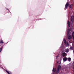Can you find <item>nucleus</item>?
Returning <instances> with one entry per match:
<instances>
[{
    "label": "nucleus",
    "mask_w": 74,
    "mask_h": 74,
    "mask_svg": "<svg viewBox=\"0 0 74 74\" xmlns=\"http://www.w3.org/2000/svg\"><path fill=\"white\" fill-rule=\"evenodd\" d=\"M61 69V66H60V65H59L58 66L57 68V69L56 70V68L54 69V68H53V73H55V72H56L57 74L58 73H59V70Z\"/></svg>",
    "instance_id": "1"
},
{
    "label": "nucleus",
    "mask_w": 74,
    "mask_h": 74,
    "mask_svg": "<svg viewBox=\"0 0 74 74\" xmlns=\"http://www.w3.org/2000/svg\"><path fill=\"white\" fill-rule=\"evenodd\" d=\"M69 33H70V31H68L67 32V35H69Z\"/></svg>",
    "instance_id": "15"
},
{
    "label": "nucleus",
    "mask_w": 74,
    "mask_h": 74,
    "mask_svg": "<svg viewBox=\"0 0 74 74\" xmlns=\"http://www.w3.org/2000/svg\"><path fill=\"white\" fill-rule=\"evenodd\" d=\"M68 1H69V0H67Z\"/></svg>",
    "instance_id": "17"
},
{
    "label": "nucleus",
    "mask_w": 74,
    "mask_h": 74,
    "mask_svg": "<svg viewBox=\"0 0 74 74\" xmlns=\"http://www.w3.org/2000/svg\"><path fill=\"white\" fill-rule=\"evenodd\" d=\"M5 71L6 72V73H8V74H12L11 72L8 71L7 70H6Z\"/></svg>",
    "instance_id": "6"
},
{
    "label": "nucleus",
    "mask_w": 74,
    "mask_h": 74,
    "mask_svg": "<svg viewBox=\"0 0 74 74\" xmlns=\"http://www.w3.org/2000/svg\"><path fill=\"white\" fill-rule=\"evenodd\" d=\"M68 38L70 40H71L72 38V37L71 36V35H69L68 37Z\"/></svg>",
    "instance_id": "5"
},
{
    "label": "nucleus",
    "mask_w": 74,
    "mask_h": 74,
    "mask_svg": "<svg viewBox=\"0 0 74 74\" xmlns=\"http://www.w3.org/2000/svg\"><path fill=\"white\" fill-rule=\"evenodd\" d=\"M61 55L62 57H66V56H67V54L64 52V51L63 50L62 52Z\"/></svg>",
    "instance_id": "3"
},
{
    "label": "nucleus",
    "mask_w": 74,
    "mask_h": 74,
    "mask_svg": "<svg viewBox=\"0 0 74 74\" xmlns=\"http://www.w3.org/2000/svg\"><path fill=\"white\" fill-rule=\"evenodd\" d=\"M71 23H73V17L72 16H71Z\"/></svg>",
    "instance_id": "12"
},
{
    "label": "nucleus",
    "mask_w": 74,
    "mask_h": 74,
    "mask_svg": "<svg viewBox=\"0 0 74 74\" xmlns=\"http://www.w3.org/2000/svg\"><path fill=\"white\" fill-rule=\"evenodd\" d=\"M64 44H66V43H67V41H66V39H64Z\"/></svg>",
    "instance_id": "14"
},
{
    "label": "nucleus",
    "mask_w": 74,
    "mask_h": 74,
    "mask_svg": "<svg viewBox=\"0 0 74 74\" xmlns=\"http://www.w3.org/2000/svg\"><path fill=\"white\" fill-rule=\"evenodd\" d=\"M69 6V8L71 9H72V7H73V5L71 4H70V3H69V2H67L65 4V7L64 8V10H67Z\"/></svg>",
    "instance_id": "2"
},
{
    "label": "nucleus",
    "mask_w": 74,
    "mask_h": 74,
    "mask_svg": "<svg viewBox=\"0 0 74 74\" xmlns=\"http://www.w3.org/2000/svg\"><path fill=\"white\" fill-rule=\"evenodd\" d=\"M65 52H66V53H68V52H69V49H65Z\"/></svg>",
    "instance_id": "7"
},
{
    "label": "nucleus",
    "mask_w": 74,
    "mask_h": 74,
    "mask_svg": "<svg viewBox=\"0 0 74 74\" xmlns=\"http://www.w3.org/2000/svg\"><path fill=\"white\" fill-rule=\"evenodd\" d=\"M3 43H4V42H3V40H0V44H3Z\"/></svg>",
    "instance_id": "11"
},
{
    "label": "nucleus",
    "mask_w": 74,
    "mask_h": 74,
    "mask_svg": "<svg viewBox=\"0 0 74 74\" xmlns=\"http://www.w3.org/2000/svg\"><path fill=\"white\" fill-rule=\"evenodd\" d=\"M65 70L66 71H69V68L68 67H66L65 68Z\"/></svg>",
    "instance_id": "4"
},
{
    "label": "nucleus",
    "mask_w": 74,
    "mask_h": 74,
    "mask_svg": "<svg viewBox=\"0 0 74 74\" xmlns=\"http://www.w3.org/2000/svg\"><path fill=\"white\" fill-rule=\"evenodd\" d=\"M3 46H2L0 48V53L1 52V51H2V49H3Z\"/></svg>",
    "instance_id": "13"
},
{
    "label": "nucleus",
    "mask_w": 74,
    "mask_h": 74,
    "mask_svg": "<svg viewBox=\"0 0 74 74\" xmlns=\"http://www.w3.org/2000/svg\"><path fill=\"white\" fill-rule=\"evenodd\" d=\"M63 60L64 62H66L67 61V58L66 57H64L63 58Z\"/></svg>",
    "instance_id": "8"
},
{
    "label": "nucleus",
    "mask_w": 74,
    "mask_h": 74,
    "mask_svg": "<svg viewBox=\"0 0 74 74\" xmlns=\"http://www.w3.org/2000/svg\"><path fill=\"white\" fill-rule=\"evenodd\" d=\"M67 24L68 25L69 27H70V21L68 20V21Z\"/></svg>",
    "instance_id": "9"
},
{
    "label": "nucleus",
    "mask_w": 74,
    "mask_h": 74,
    "mask_svg": "<svg viewBox=\"0 0 74 74\" xmlns=\"http://www.w3.org/2000/svg\"><path fill=\"white\" fill-rule=\"evenodd\" d=\"M58 57V56H57V59Z\"/></svg>",
    "instance_id": "16"
},
{
    "label": "nucleus",
    "mask_w": 74,
    "mask_h": 74,
    "mask_svg": "<svg viewBox=\"0 0 74 74\" xmlns=\"http://www.w3.org/2000/svg\"><path fill=\"white\" fill-rule=\"evenodd\" d=\"M67 60L68 61H69V62H70V61H71V58H68Z\"/></svg>",
    "instance_id": "10"
}]
</instances>
